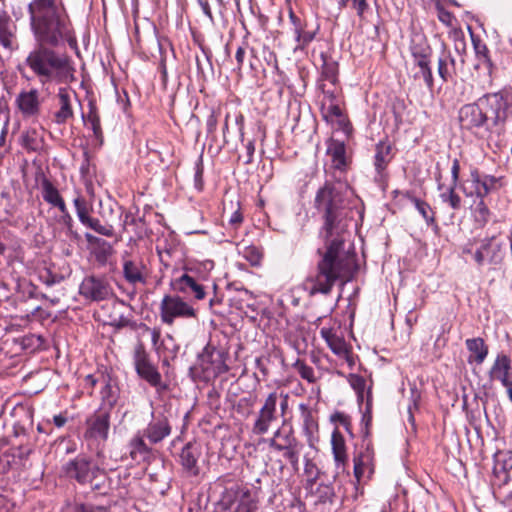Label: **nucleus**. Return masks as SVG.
I'll use <instances>...</instances> for the list:
<instances>
[{
  "instance_id": "obj_57",
  "label": "nucleus",
  "mask_w": 512,
  "mask_h": 512,
  "mask_svg": "<svg viewBox=\"0 0 512 512\" xmlns=\"http://www.w3.org/2000/svg\"><path fill=\"white\" fill-rule=\"evenodd\" d=\"M415 78H422L429 88L433 87V76L430 66L420 68L419 72L415 74Z\"/></svg>"
},
{
  "instance_id": "obj_26",
  "label": "nucleus",
  "mask_w": 512,
  "mask_h": 512,
  "mask_svg": "<svg viewBox=\"0 0 512 512\" xmlns=\"http://www.w3.org/2000/svg\"><path fill=\"white\" fill-rule=\"evenodd\" d=\"M331 445L336 468L338 470L344 469L348 460V455L346 452V443L343 435L337 429L334 430L332 433Z\"/></svg>"
},
{
  "instance_id": "obj_25",
  "label": "nucleus",
  "mask_w": 512,
  "mask_h": 512,
  "mask_svg": "<svg viewBox=\"0 0 512 512\" xmlns=\"http://www.w3.org/2000/svg\"><path fill=\"white\" fill-rule=\"evenodd\" d=\"M87 434L92 438L106 440L109 431V415L107 413L96 414L87 421Z\"/></svg>"
},
{
  "instance_id": "obj_20",
  "label": "nucleus",
  "mask_w": 512,
  "mask_h": 512,
  "mask_svg": "<svg viewBox=\"0 0 512 512\" xmlns=\"http://www.w3.org/2000/svg\"><path fill=\"white\" fill-rule=\"evenodd\" d=\"M495 484L502 486L512 480V453H499L496 455L493 469Z\"/></svg>"
},
{
  "instance_id": "obj_16",
  "label": "nucleus",
  "mask_w": 512,
  "mask_h": 512,
  "mask_svg": "<svg viewBox=\"0 0 512 512\" xmlns=\"http://www.w3.org/2000/svg\"><path fill=\"white\" fill-rule=\"evenodd\" d=\"M473 257L479 266L486 262L497 265L503 259L501 245L494 242L493 239H485L481 242Z\"/></svg>"
},
{
  "instance_id": "obj_43",
  "label": "nucleus",
  "mask_w": 512,
  "mask_h": 512,
  "mask_svg": "<svg viewBox=\"0 0 512 512\" xmlns=\"http://www.w3.org/2000/svg\"><path fill=\"white\" fill-rule=\"evenodd\" d=\"M293 368L298 372L301 378L307 382L315 383L317 381L313 367L307 365L304 361L300 359L296 360L293 364Z\"/></svg>"
},
{
  "instance_id": "obj_50",
  "label": "nucleus",
  "mask_w": 512,
  "mask_h": 512,
  "mask_svg": "<svg viewBox=\"0 0 512 512\" xmlns=\"http://www.w3.org/2000/svg\"><path fill=\"white\" fill-rule=\"evenodd\" d=\"M12 38H13V31H12V24L8 23H1L0 24V43L6 47L9 48L12 45Z\"/></svg>"
},
{
  "instance_id": "obj_21",
  "label": "nucleus",
  "mask_w": 512,
  "mask_h": 512,
  "mask_svg": "<svg viewBox=\"0 0 512 512\" xmlns=\"http://www.w3.org/2000/svg\"><path fill=\"white\" fill-rule=\"evenodd\" d=\"M465 59L462 57L458 63L451 55L450 51L443 49L438 59V74L443 81H448L456 75L459 70L463 69Z\"/></svg>"
},
{
  "instance_id": "obj_19",
  "label": "nucleus",
  "mask_w": 512,
  "mask_h": 512,
  "mask_svg": "<svg viewBox=\"0 0 512 512\" xmlns=\"http://www.w3.org/2000/svg\"><path fill=\"white\" fill-rule=\"evenodd\" d=\"M489 377L491 380H498L505 386L512 385V367L511 359L505 354H498L490 371Z\"/></svg>"
},
{
  "instance_id": "obj_29",
  "label": "nucleus",
  "mask_w": 512,
  "mask_h": 512,
  "mask_svg": "<svg viewBox=\"0 0 512 512\" xmlns=\"http://www.w3.org/2000/svg\"><path fill=\"white\" fill-rule=\"evenodd\" d=\"M465 344L470 352L468 362L482 364L488 355V346L485 344V341L480 337H476L467 339Z\"/></svg>"
},
{
  "instance_id": "obj_58",
  "label": "nucleus",
  "mask_w": 512,
  "mask_h": 512,
  "mask_svg": "<svg viewBox=\"0 0 512 512\" xmlns=\"http://www.w3.org/2000/svg\"><path fill=\"white\" fill-rule=\"evenodd\" d=\"M117 217L121 221L123 230H126V227L135 221L134 216L130 212H124L120 207L117 210Z\"/></svg>"
},
{
  "instance_id": "obj_27",
  "label": "nucleus",
  "mask_w": 512,
  "mask_h": 512,
  "mask_svg": "<svg viewBox=\"0 0 512 512\" xmlns=\"http://www.w3.org/2000/svg\"><path fill=\"white\" fill-rule=\"evenodd\" d=\"M392 159V145L388 141H380L376 145L374 156V167L378 175H382Z\"/></svg>"
},
{
  "instance_id": "obj_28",
  "label": "nucleus",
  "mask_w": 512,
  "mask_h": 512,
  "mask_svg": "<svg viewBox=\"0 0 512 512\" xmlns=\"http://www.w3.org/2000/svg\"><path fill=\"white\" fill-rule=\"evenodd\" d=\"M320 335L335 355L340 357L342 354H346V350L349 346L344 338L338 335L332 328H321Z\"/></svg>"
},
{
  "instance_id": "obj_56",
  "label": "nucleus",
  "mask_w": 512,
  "mask_h": 512,
  "mask_svg": "<svg viewBox=\"0 0 512 512\" xmlns=\"http://www.w3.org/2000/svg\"><path fill=\"white\" fill-rule=\"evenodd\" d=\"M454 49L461 56L466 53V41L461 32L454 34Z\"/></svg>"
},
{
  "instance_id": "obj_55",
  "label": "nucleus",
  "mask_w": 512,
  "mask_h": 512,
  "mask_svg": "<svg viewBox=\"0 0 512 512\" xmlns=\"http://www.w3.org/2000/svg\"><path fill=\"white\" fill-rule=\"evenodd\" d=\"M478 200L479 201L476 204L477 217L481 221L487 222L488 218H489V215H490L489 208H488L487 204L485 203V199H478Z\"/></svg>"
},
{
  "instance_id": "obj_4",
  "label": "nucleus",
  "mask_w": 512,
  "mask_h": 512,
  "mask_svg": "<svg viewBox=\"0 0 512 512\" xmlns=\"http://www.w3.org/2000/svg\"><path fill=\"white\" fill-rule=\"evenodd\" d=\"M348 188L341 183L326 182L315 196L314 205L321 214L323 225L320 238H344L352 209L346 199Z\"/></svg>"
},
{
  "instance_id": "obj_32",
  "label": "nucleus",
  "mask_w": 512,
  "mask_h": 512,
  "mask_svg": "<svg viewBox=\"0 0 512 512\" xmlns=\"http://www.w3.org/2000/svg\"><path fill=\"white\" fill-rule=\"evenodd\" d=\"M22 146L33 152H39L44 147L43 135L35 128L24 131L21 135Z\"/></svg>"
},
{
  "instance_id": "obj_41",
  "label": "nucleus",
  "mask_w": 512,
  "mask_h": 512,
  "mask_svg": "<svg viewBox=\"0 0 512 512\" xmlns=\"http://www.w3.org/2000/svg\"><path fill=\"white\" fill-rule=\"evenodd\" d=\"M410 50L414 58H424L425 56H431V48L426 40L422 37H418L412 40Z\"/></svg>"
},
{
  "instance_id": "obj_31",
  "label": "nucleus",
  "mask_w": 512,
  "mask_h": 512,
  "mask_svg": "<svg viewBox=\"0 0 512 512\" xmlns=\"http://www.w3.org/2000/svg\"><path fill=\"white\" fill-rule=\"evenodd\" d=\"M303 446L304 445L298 439H295L293 441H290L288 444L281 446L276 451L283 452V457L286 460H288V462L292 466L293 470L298 471L299 458H300V453L303 449Z\"/></svg>"
},
{
  "instance_id": "obj_30",
  "label": "nucleus",
  "mask_w": 512,
  "mask_h": 512,
  "mask_svg": "<svg viewBox=\"0 0 512 512\" xmlns=\"http://www.w3.org/2000/svg\"><path fill=\"white\" fill-rule=\"evenodd\" d=\"M41 194L43 200L55 208L63 207L65 201L56 186L46 177L41 180Z\"/></svg>"
},
{
  "instance_id": "obj_37",
  "label": "nucleus",
  "mask_w": 512,
  "mask_h": 512,
  "mask_svg": "<svg viewBox=\"0 0 512 512\" xmlns=\"http://www.w3.org/2000/svg\"><path fill=\"white\" fill-rule=\"evenodd\" d=\"M471 38L476 57L478 58L479 61H481L482 64H485L487 66L489 73H491L494 64L490 58L489 49L487 45L474 35H472Z\"/></svg>"
},
{
  "instance_id": "obj_12",
  "label": "nucleus",
  "mask_w": 512,
  "mask_h": 512,
  "mask_svg": "<svg viewBox=\"0 0 512 512\" xmlns=\"http://www.w3.org/2000/svg\"><path fill=\"white\" fill-rule=\"evenodd\" d=\"M123 277L131 285H144L148 278V268L143 259L131 256L127 252L122 255Z\"/></svg>"
},
{
  "instance_id": "obj_23",
  "label": "nucleus",
  "mask_w": 512,
  "mask_h": 512,
  "mask_svg": "<svg viewBox=\"0 0 512 512\" xmlns=\"http://www.w3.org/2000/svg\"><path fill=\"white\" fill-rule=\"evenodd\" d=\"M365 472L369 475L374 472V452L369 444L354 458V476L358 482L361 481Z\"/></svg>"
},
{
  "instance_id": "obj_44",
  "label": "nucleus",
  "mask_w": 512,
  "mask_h": 512,
  "mask_svg": "<svg viewBox=\"0 0 512 512\" xmlns=\"http://www.w3.org/2000/svg\"><path fill=\"white\" fill-rule=\"evenodd\" d=\"M104 380V387L101 389V397L102 400L109 405L110 407H113L117 402V388L113 387L108 380H106L103 377Z\"/></svg>"
},
{
  "instance_id": "obj_1",
  "label": "nucleus",
  "mask_w": 512,
  "mask_h": 512,
  "mask_svg": "<svg viewBox=\"0 0 512 512\" xmlns=\"http://www.w3.org/2000/svg\"><path fill=\"white\" fill-rule=\"evenodd\" d=\"M31 31L36 46L25 59L26 66L44 86L68 83L74 68L70 57L52 48L66 43L77 47V39L63 2L35 0L28 4Z\"/></svg>"
},
{
  "instance_id": "obj_49",
  "label": "nucleus",
  "mask_w": 512,
  "mask_h": 512,
  "mask_svg": "<svg viewBox=\"0 0 512 512\" xmlns=\"http://www.w3.org/2000/svg\"><path fill=\"white\" fill-rule=\"evenodd\" d=\"M243 257L250 262L251 265L257 266L262 260V253L256 246H247L242 251Z\"/></svg>"
},
{
  "instance_id": "obj_53",
  "label": "nucleus",
  "mask_w": 512,
  "mask_h": 512,
  "mask_svg": "<svg viewBox=\"0 0 512 512\" xmlns=\"http://www.w3.org/2000/svg\"><path fill=\"white\" fill-rule=\"evenodd\" d=\"M317 493H318L319 501L322 503L330 501L334 496L333 487L330 485H326V484H320L317 487Z\"/></svg>"
},
{
  "instance_id": "obj_2",
  "label": "nucleus",
  "mask_w": 512,
  "mask_h": 512,
  "mask_svg": "<svg viewBox=\"0 0 512 512\" xmlns=\"http://www.w3.org/2000/svg\"><path fill=\"white\" fill-rule=\"evenodd\" d=\"M321 239L324 241V250H317L320 259L316 271L303 282V289L309 296L328 295L337 282H346L354 269V259L343 251L344 238Z\"/></svg>"
},
{
  "instance_id": "obj_10",
  "label": "nucleus",
  "mask_w": 512,
  "mask_h": 512,
  "mask_svg": "<svg viewBox=\"0 0 512 512\" xmlns=\"http://www.w3.org/2000/svg\"><path fill=\"white\" fill-rule=\"evenodd\" d=\"M199 364L203 372L214 377L229 370L224 352L210 344L206 345L199 355Z\"/></svg>"
},
{
  "instance_id": "obj_35",
  "label": "nucleus",
  "mask_w": 512,
  "mask_h": 512,
  "mask_svg": "<svg viewBox=\"0 0 512 512\" xmlns=\"http://www.w3.org/2000/svg\"><path fill=\"white\" fill-rule=\"evenodd\" d=\"M130 456L134 461H145L149 458L151 448L144 441V436H135L130 442Z\"/></svg>"
},
{
  "instance_id": "obj_46",
  "label": "nucleus",
  "mask_w": 512,
  "mask_h": 512,
  "mask_svg": "<svg viewBox=\"0 0 512 512\" xmlns=\"http://www.w3.org/2000/svg\"><path fill=\"white\" fill-rule=\"evenodd\" d=\"M86 124L90 125L95 138L102 140V129L100 118L95 108H91L86 119Z\"/></svg>"
},
{
  "instance_id": "obj_59",
  "label": "nucleus",
  "mask_w": 512,
  "mask_h": 512,
  "mask_svg": "<svg viewBox=\"0 0 512 512\" xmlns=\"http://www.w3.org/2000/svg\"><path fill=\"white\" fill-rule=\"evenodd\" d=\"M247 46H248V44L245 42V43H243V45L239 46L236 50L235 59H236L238 70H240L244 64Z\"/></svg>"
},
{
  "instance_id": "obj_61",
  "label": "nucleus",
  "mask_w": 512,
  "mask_h": 512,
  "mask_svg": "<svg viewBox=\"0 0 512 512\" xmlns=\"http://www.w3.org/2000/svg\"><path fill=\"white\" fill-rule=\"evenodd\" d=\"M459 173H460V163L458 159H454L451 167V177L452 183L451 185L457 186L459 181Z\"/></svg>"
},
{
  "instance_id": "obj_51",
  "label": "nucleus",
  "mask_w": 512,
  "mask_h": 512,
  "mask_svg": "<svg viewBox=\"0 0 512 512\" xmlns=\"http://www.w3.org/2000/svg\"><path fill=\"white\" fill-rule=\"evenodd\" d=\"M349 0H338V4L341 8L347 6ZM353 8L359 17H363L364 13L368 10L369 4L367 0H351Z\"/></svg>"
},
{
  "instance_id": "obj_22",
  "label": "nucleus",
  "mask_w": 512,
  "mask_h": 512,
  "mask_svg": "<svg viewBox=\"0 0 512 512\" xmlns=\"http://www.w3.org/2000/svg\"><path fill=\"white\" fill-rule=\"evenodd\" d=\"M201 456V448L196 443H187L180 454L181 464L190 476L199 474L198 459Z\"/></svg>"
},
{
  "instance_id": "obj_64",
  "label": "nucleus",
  "mask_w": 512,
  "mask_h": 512,
  "mask_svg": "<svg viewBox=\"0 0 512 512\" xmlns=\"http://www.w3.org/2000/svg\"><path fill=\"white\" fill-rule=\"evenodd\" d=\"M438 19L446 26H451L454 17L450 12H448L446 10H441L439 12Z\"/></svg>"
},
{
  "instance_id": "obj_62",
  "label": "nucleus",
  "mask_w": 512,
  "mask_h": 512,
  "mask_svg": "<svg viewBox=\"0 0 512 512\" xmlns=\"http://www.w3.org/2000/svg\"><path fill=\"white\" fill-rule=\"evenodd\" d=\"M332 419L334 421H337L340 425L344 426L346 430H349V427L351 425V420L349 416L345 415L344 413H336L333 415Z\"/></svg>"
},
{
  "instance_id": "obj_15",
  "label": "nucleus",
  "mask_w": 512,
  "mask_h": 512,
  "mask_svg": "<svg viewBox=\"0 0 512 512\" xmlns=\"http://www.w3.org/2000/svg\"><path fill=\"white\" fill-rule=\"evenodd\" d=\"M76 94L74 91L61 87L57 93L58 109L53 113L52 120L57 125H63L74 118L72 99Z\"/></svg>"
},
{
  "instance_id": "obj_14",
  "label": "nucleus",
  "mask_w": 512,
  "mask_h": 512,
  "mask_svg": "<svg viewBox=\"0 0 512 512\" xmlns=\"http://www.w3.org/2000/svg\"><path fill=\"white\" fill-rule=\"evenodd\" d=\"M80 294L92 301H102L112 295V288L106 279L89 276L82 281Z\"/></svg>"
},
{
  "instance_id": "obj_47",
  "label": "nucleus",
  "mask_w": 512,
  "mask_h": 512,
  "mask_svg": "<svg viewBox=\"0 0 512 512\" xmlns=\"http://www.w3.org/2000/svg\"><path fill=\"white\" fill-rule=\"evenodd\" d=\"M348 382L356 392L358 400L363 401L364 391L366 388V380L364 377L357 374H350L348 377Z\"/></svg>"
},
{
  "instance_id": "obj_3",
  "label": "nucleus",
  "mask_w": 512,
  "mask_h": 512,
  "mask_svg": "<svg viewBox=\"0 0 512 512\" xmlns=\"http://www.w3.org/2000/svg\"><path fill=\"white\" fill-rule=\"evenodd\" d=\"M508 106L507 96L502 91L487 93L459 109L460 127L479 138L500 134L507 120Z\"/></svg>"
},
{
  "instance_id": "obj_6",
  "label": "nucleus",
  "mask_w": 512,
  "mask_h": 512,
  "mask_svg": "<svg viewBox=\"0 0 512 512\" xmlns=\"http://www.w3.org/2000/svg\"><path fill=\"white\" fill-rule=\"evenodd\" d=\"M220 505L229 512H256L257 501L247 487L232 486L226 488L220 499Z\"/></svg>"
},
{
  "instance_id": "obj_13",
  "label": "nucleus",
  "mask_w": 512,
  "mask_h": 512,
  "mask_svg": "<svg viewBox=\"0 0 512 512\" xmlns=\"http://www.w3.org/2000/svg\"><path fill=\"white\" fill-rule=\"evenodd\" d=\"M15 103L23 119L36 120L39 118L42 101L37 89L33 88L28 91H21L16 97Z\"/></svg>"
},
{
  "instance_id": "obj_52",
  "label": "nucleus",
  "mask_w": 512,
  "mask_h": 512,
  "mask_svg": "<svg viewBox=\"0 0 512 512\" xmlns=\"http://www.w3.org/2000/svg\"><path fill=\"white\" fill-rule=\"evenodd\" d=\"M299 409L301 411L305 429L307 431H311L314 427H316V423L313 419L311 410L305 404H300Z\"/></svg>"
},
{
  "instance_id": "obj_17",
  "label": "nucleus",
  "mask_w": 512,
  "mask_h": 512,
  "mask_svg": "<svg viewBox=\"0 0 512 512\" xmlns=\"http://www.w3.org/2000/svg\"><path fill=\"white\" fill-rule=\"evenodd\" d=\"M171 425L164 415L153 416L147 427L143 431V436L150 443L157 444L171 434Z\"/></svg>"
},
{
  "instance_id": "obj_60",
  "label": "nucleus",
  "mask_w": 512,
  "mask_h": 512,
  "mask_svg": "<svg viewBox=\"0 0 512 512\" xmlns=\"http://www.w3.org/2000/svg\"><path fill=\"white\" fill-rule=\"evenodd\" d=\"M218 124V117L216 113L213 111L207 118L206 126H207V133L213 134L216 131Z\"/></svg>"
},
{
  "instance_id": "obj_8",
  "label": "nucleus",
  "mask_w": 512,
  "mask_h": 512,
  "mask_svg": "<svg viewBox=\"0 0 512 512\" xmlns=\"http://www.w3.org/2000/svg\"><path fill=\"white\" fill-rule=\"evenodd\" d=\"M472 182V190L464 193L467 197H475L476 199H485L490 193L499 191L504 187V177H496L490 174H481L478 169L470 172Z\"/></svg>"
},
{
  "instance_id": "obj_45",
  "label": "nucleus",
  "mask_w": 512,
  "mask_h": 512,
  "mask_svg": "<svg viewBox=\"0 0 512 512\" xmlns=\"http://www.w3.org/2000/svg\"><path fill=\"white\" fill-rule=\"evenodd\" d=\"M322 113L325 119H340L343 117L342 110L337 101L331 100L330 103H323Z\"/></svg>"
},
{
  "instance_id": "obj_42",
  "label": "nucleus",
  "mask_w": 512,
  "mask_h": 512,
  "mask_svg": "<svg viewBox=\"0 0 512 512\" xmlns=\"http://www.w3.org/2000/svg\"><path fill=\"white\" fill-rule=\"evenodd\" d=\"M456 187L457 186L450 185L446 191L440 194L442 202L447 203L453 210H459L462 204L461 197L455 191Z\"/></svg>"
},
{
  "instance_id": "obj_40",
  "label": "nucleus",
  "mask_w": 512,
  "mask_h": 512,
  "mask_svg": "<svg viewBox=\"0 0 512 512\" xmlns=\"http://www.w3.org/2000/svg\"><path fill=\"white\" fill-rule=\"evenodd\" d=\"M84 226L94 230L95 232L103 236H114L113 224L110 223L108 220L104 224H102L99 219L90 217L89 220L84 224Z\"/></svg>"
},
{
  "instance_id": "obj_36",
  "label": "nucleus",
  "mask_w": 512,
  "mask_h": 512,
  "mask_svg": "<svg viewBox=\"0 0 512 512\" xmlns=\"http://www.w3.org/2000/svg\"><path fill=\"white\" fill-rule=\"evenodd\" d=\"M321 70L324 79L330 83L335 84L337 82L338 64L336 61L329 58L326 53L320 54Z\"/></svg>"
},
{
  "instance_id": "obj_38",
  "label": "nucleus",
  "mask_w": 512,
  "mask_h": 512,
  "mask_svg": "<svg viewBox=\"0 0 512 512\" xmlns=\"http://www.w3.org/2000/svg\"><path fill=\"white\" fill-rule=\"evenodd\" d=\"M411 201L414 204L415 208L419 212V214L424 218L428 225H431L438 229V225L435 221L434 212L432 211L431 206L424 200H421L416 197H411Z\"/></svg>"
},
{
  "instance_id": "obj_54",
  "label": "nucleus",
  "mask_w": 512,
  "mask_h": 512,
  "mask_svg": "<svg viewBox=\"0 0 512 512\" xmlns=\"http://www.w3.org/2000/svg\"><path fill=\"white\" fill-rule=\"evenodd\" d=\"M58 209H59V211L61 213L59 222L63 226H65L69 232H72V229H73V219H72V216L70 215V213L68 211V208H67L66 204L63 205V208L61 206Z\"/></svg>"
},
{
  "instance_id": "obj_24",
  "label": "nucleus",
  "mask_w": 512,
  "mask_h": 512,
  "mask_svg": "<svg viewBox=\"0 0 512 512\" xmlns=\"http://www.w3.org/2000/svg\"><path fill=\"white\" fill-rule=\"evenodd\" d=\"M327 155L331 157L332 167L335 170L340 172L346 170L348 162L344 142L332 139L327 147Z\"/></svg>"
},
{
  "instance_id": "obj_39",
  "label": "nucleus",
  "mask_w": 512,
  "mask_h": 512,
  "mask_svg": "<svg viewBox=\"0 0 512 512\" xmlns=\"http://www.w3.org/2000/svg\"><path fill=\"white\" fill-rule=\"evenodd\" d=\"M73 204L79 221L84 225L91 217V207L89 203L83 195L77 193V196L73 199Z\"/></svg>"
},
{
  "instance_id": "obj_63",
  "label": "nucleus",
  "mask_w": 512,
  "mask_h": 512,
  "mask_svg": "<svg viewBox=\"0 0 512 512\" xmlns=\"http://www.w3.org/2000/svg\"><path fill=\"white\" fill-rule=\"evenodd\" d=\"M242 222H243V216H242V213L240 212V210L234 211L229 219V224L233 228L237 229L242 224Z\"/></svg>"
},
{
  "instance_id": "obj_7",
  "label": "nucleus",
  "mask_w": 512,
  "mask_h": 512,
  "mask_svg": "<svg viewBox=\"0 0 512 512\" xmlns=\"http://www.w3.org/2000/svg\"><path fill=\"white\" fill-rule=\"evenodd\" d=\"M160 317L164 324L172 325L176 318L196 317V311L179 296L165 295L160 303Z\"/></svg>"
},
{
  "instance_id": "obj_18",
  "label": "nucleus",
  "mask_w": 512,
  "mask_h": 512,
  "mask_svg": "<svg viewBox=\"0 0 512 512\" xmlns=\"http://www.w3.org/2000/svg\"><path fill=\"white\" fill-rule=\"evenodd\" d=\"M173 289L177 292L191 295L196 300H202L206 296L205 287L189 273H184L171 282Z\"/></svg>"
},
{
  "instance_id": "obj_34",
  "label": "nucleus",
  "mask_w": 512,
  "mask_h": 512,
  "mask_svg": "<svg viewBox=\"0 0 512 512\" xmlns=\"http://www.w3.org/2000/svg\"><path fill=\"white\" fill-rule=\"evenodd\" d=\"M86 238L90 244L94 246V255L99 262H106L112 254V245L102 238L86 234Z\"/></svg>"
},
{
  "instance_id": "obj_5",
  "label": "nucleus",
  "mask_w": 512,
  "mask_h": 512,
  "mask_svg": "<svg viewBox=\"0 0 512 512\" xmlns=\"http://www.w3.org/2000/svg\"><path fill=\"white\" fill-rule=\"evenodd\" d=\"M61 472L71 481L92 491H101L105 485L106 474L91 457L79 454L62 465Z\"/></svg>"
},
{
  "instance_id": "obj_48",
  "label": "nucleus",
  "mask_w": 512,
  "mask_h": 512,
  "mask_svg": "<svg viewBox=\"0 0 512 512\" xmlns=\"http://www.w3.org/2000/svg\"><path fill=\"white\" fill-rule=\"evenodd\" d=\"M315 37V32L304 31V29L297 28V33L295 34V40L297 42L295 49L303 50L311 41H313Z\"/></svg>"
},
{
  "instance_id": "obj_9",
  "label": "nucleus",
  "mask_w": 512,
  "mask_h": 512,
  "mask_svg": "<svg viewBox=\"0 0 512 512\" xmlns=\"http://www.w3.org/2000/svg\"><path fill=\"white\" fill-rule=\"evenodd\" d=\"M133 360L135 370L142 379L153 387H158L161 384V374L156 366L151 363L142 342H138L135 346Z\"/></svg>"
},
{
  "instance_id": "obj_33",
  "label": "nucleus",
  "mask_w": 512,
  "mask_h": 512,
  "mask_svg": "<svg viewBox=\"0 0 512 512\" xmlns=\"http://www.w3.org/2000/svg\"><path fill=\"white\" fill-rule=\"evenodd\" d=\"M295 439L297 438L294 435L293 429L291 427L282 425L274 432L273 436L268 439L267 442L269 447L276 451L281 446L288 444L290 441Z\"/></svg>"
},
{
  "instance_id": "obj_11",
  "label": "nucleus",
  "mask_w": 512,
  "mask_h": 512,
  "mask_svg": "<svg viewBox=\"0 0 512 512\" xmlns=\"http://www.w3.org/2000/svg\"><path fill=\"white\" fill-rule=\"evenodd\" d=\"M279 396L276 391L271 392L265 399L252 426L255 435H263L268 432L271 424L277 419L276 407Z\"/></svg>"
}]
</instances>
